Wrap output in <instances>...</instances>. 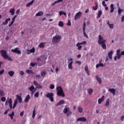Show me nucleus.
Listing matches in <instances>:
<instances>
[{
  "mask_svg": "<svg viewBox=\"0 0 124 124\" xmlns=\"http://www.w3.org/2000/svg\"><path fill=\"white\" fill-rule=\"evenodd\" d=\"M106 40H103V37H102L101 34L98 35V43L99 45H101V47L104 50H106Z\"/></svg>",
  "mask_w": 124,
  "mask_h": 124,
  "instance_id": "f257e3e1",
  "label": "nucleus"
},
{
  "mask_svg": "<svg viewBox=\"0 0 124 124\" xmlns=\"http://www.w3.org/2000/svg\"><path fill=\"white\" fill-rule=\"evenodd\" d=\"M57 91V95L58 96H62V97H64L65 95L63 93V90H62V88L61 86H57L56 88Z\"/></svg>",
  "mask_w": 124,
  "mask_h": 124,
  "instance_id": "f03ea898",
  "label": "nucleus"
},
{
  "mask_svg": "<svg viewBox=\"0 0 124 124\" xmlns=\"http://www.w3.org/2000/svg\"><path fill=\"white\" fill-rule=\"evenodd\" d=\"M61 39H62V36L56 35L53 37L52 38V43L53 44H57V43H59V42H61Z\"/></svg>",
  "mask_w": 124,
  "mask_h": 124,
  "instance_id": "7ed1b4c3",
  "label": "nucleus"
},
{
  "mask_svg": "<svg viewBox=\"0 0 124 124\" xmlns=\"http://www.w3.org/2000/svg\"><path fill=\"white\" fill-rule=\"evenodd\" d=\"M46 96L47 98H49V99H50V101H51V102H53V101H54V97H53V96H54V93H46Z\"/></svg>",
  "mask_w": 124,
  "mask_h": 124,
  "instance_id": "20e7f679",
  "label": "nucleus"
},
{
  "mask_svg": "<svg viewBox=\"0 0 124 124\" xmlns=\"http://www.w3.org/2000/svg\"><path fill=\"white\" fill-rule=\"evenodd\" d=\"M84 44H87V42L83 41L81 43L78 42L76 45V46L78 47V49L79 50V51L81 50V49H82V46H80V45H83Z\"/></svg>",
  "mask_w": 124,
  "mask_h": 124,
  "instance_id": "39448f33",
  "label": "nucleus"
},
{
  "mask_svg": "<svg viewBox=\"0 0 124 124\" xmlns=\"http://www.w3.org/2000/svg\"><path fill=\"white\" fill-rule=\"evenodd\" d=\"M0 53L1 54V57H3V58L4 59L5 58H6L7 57V54L6 53V50L3 49L0 51Z\"/></svg>",
  "mask_w": 124,
  "mask_h": 124,
  "instance_id": "423d86ee",
  "label": "nucleus"
},
{
  "mask_svg": "<svg viewBox=\"0 0 124 124\" xmlns=\"http://www.w3.org/2000/svg\"><path fill=\"white\" fill-rule=\"evenodd\" d=\"M11 52H13V53H15L16 54H18L19 55H21V50H19V47H16L14 49H12L11 50Z\"/></svg>",
  "mask_w": 124,
  "mask_h": 124,
  "instance_id": "0eeeda50",
  "label": "nucleus"
},
{
  "mask_svg": "<svg viewBox=\"0 0 124 124\" xmlns=\"http://www.w3.org/2000/svg\"><path fill=\"white\" fill-rule=\"evenodd\" d=\"M73 59L72 58L68 59V62H70L68 64V66L69 69H73V67H72V63H73Z\"/></svg>",
  "mask_w": 124,
  "mask_h": 124,
  "instance_id": "6e6552de",
  "label": "nucleus"
},
{
  "mask_svg": "<svg viewBox=\"0 0 124 124\" xmlns=\"http://www.w3.org/2000/svg\"><path fill=\"white\" fill-rule=\"evenodd\" d=\"M81 16H82V13L81 12H78L75 16V20H78Z\"/></svg>",
  "mask_w": 124,
  "mask_h": 124,
  "instance_id": "1a4fd4ad",
  "label": "nucleus"
},
{
  "mask_svg": "<svg viewBox=\"0 0 124 124\" xmlns=\"http://www.w3.org/2000/svg\"><path fill=\"white\" fill-rule=\"evenodd\" d=\"M33 84L37 89H42V87L41 85H40V84H39L38 83H37V81L34 80L33 81Z\"/></svg>",
  "mask_w": 124,
  "mask_h": 124,
  "instance_id": "9d476101",
  "label": "nucleus"
},
{
  "mask_svg": "<svg viewBox=\"0 0 124 124\" xmlns=\"http://www.w3.org/2000/svg\"><path fill=\"white\" fill-rule=\"evenodd\" d=\"M77 122H83L84 123L86 122L87 119L85 117H80L78 118L77 120Z\"/></svg>",
  "mask_w": 124,
  "mask_h": 124,
  "instance_id": "9b49d317",
  "label": "nucleus"
},
{
  "mask_svg": "<svg viewBox=\"0 0 124 124\" xmlns=\"http://www.w3.org/2000/svg\"><path fill=\"white\" fill-rule=\"evenodd\" d=\"M104 98H105V96L103 95L98 100V104H101L103 101H104Z\"/></svg>",
  "mask_w": 124,
  "mask_h": 124,
  "instance_id": "f8f14e48",
  "label": "nucleus"
},
{
  "mask_svg": "<svg viewBox=\"0 0 124 124\" xmlns=\"http://www.w3.org/2000/svg\"><path fill=\"white\" fill-rule=\"evenodd\" d=\"M11 18H6L5 19V22H3L2 25L3 26H6V25H7L8 24V22H9V21H11Z\"/></svg>",
  "mask_w": 124,
  "mask_h": 124,
  "instance_id": "ddd939ff",
  "label": "nucleus"
},
{
  "mask_svg": "<svg viewBox=\"0 0 124 124\" xmlns=\"http://www.w3.org/2000/svg\"><path fill=\"white\" fill-rule=\"evenodd\" d=\"M84 70L86 73H87V75L90 76V71H89V67H88V65L86 64L85 65Z\"/></svg>",
  "mask_w": 124,
  "mask_h": 124,
  "instance_id": "4468645a",
  "label": "nucleus"
},
{
  "mask_svg": "<svg viewBox=\"0 0 124 124\" xmlns=\"http://www.w3.org/2000/svg\"><path fill=\"white\" fill-rule=\"evenodd\" d=\"M16 100H18V102H19V103H22L23 99H22V97H21V96L16 95Z\"/></svg>",
  "mask_w": 124,
  "mask_h": 124,
  "instance_id": "2eb2a0df",
  "label": "nucleus"
},
{
  "mask_svg": "<svg viewBox=\"0 0 124 124\" xmlns=\"http://www.w3.org/2000/svg\"><path fill=\"white\" fill-rule=\"evenodd\" d=\"M30 99H31V96L30 95V94H28L26 96V97L24 100V102L28 103V102H29V100H30Z\"/></svg>",
  "mask_w": 124,
  "mask_h": 124,
  "instance_id": "dca6fc26",
  "label": "nucleus"
},
{
  "mask_svg": "<svg viewBox=\"0 0 124 124\" xmlns=\"http://www.w3.org/2000/svg\"><path fill=\"white\" fill-rule=\"evenodd\" d=\"M108 92L112 93H113V95H115V94L116 93V89H115L114 88L108 89Z\"/></svg>",
  "mask_w": 124,
  "mask_h": 124,
  "instance_id": "f3484780",
  "label": "nucleus"
},
{
  "mask_svg": "<svg viewBox=\"0 0 124 124\" xmlns=\"http://www.w3.org/2000/svg\"><path fill=\"white\" fill-rule=\"evenodd\" d=\"M113 54V50H111L108 53V56L110 59V60H112V55Z\"/></svg>",
  "mask_w": 124,
  "mask_h": 124,
  "instance_id": "a211bd4d",
  "label": "nucleus"
},
{
  "mask_svg": "<svg viewBox=\"0 0 124 124\" xmlns=\"http://www.w3.org/2000/svg\"><path fill=\"white\" fill-rule=\"evenodd\" d=\"M62 104H64V101L61 100L58 103L56 104V106H59L62 105Z\"/></svg>",
  "mask_w": 124,
  "mask_h": 124,
  "instance_id": "6ab92c4d",
  "label": "nucleus"
},
{
  "mask_svg": "<svg viewBox=\"0 0 124 124\" xmlns=\"http://www.w3.org/2000/svg\"><path fill=\"white\" fill-rule=\"evenodd\" d=\"M45 44H46V43H41L38 46L39 48H44L45 47Z\"/></svg>",
  "mask_w": 124,
  "mask_h": 124,
  "instance_id": "aec40b11",
  "label": "nucleus"
},
{
  "mask_svg": "<svg viewBox=\"0 0 124 124\" xmlns=\"http://www.w3.org/2000/svg\"><path fill=\"white\" fill-rule=\"evenodd\" d=\"M8 103H9V107L11 110L12 109V99L11 98L9 100Z\"/></svg>",
  "mask_w": 124,
  "mask_h": 124,
  "instance_id": "412c9836",
  "label": "nucleus"
},
{
  "mask_svg": "<svg viewBox=\"0 0 124 124\" xmlns=\"http://www.w3.org/2000/svg\"><path fill=\"white\" fill-rule=\"evenodd\" d=\"M34 0H32L31 2L28 3L26 4V7H30V6H31V5L33 4V2H34Z\"/></svg>",
  "mask_w": 124,
  "mask_h": 124,
  "instance_id": "4be33fe9",
  "label": "nucleus"
},
{
  "mask_svg": "<svg viewBox=\"0 0 124 124\" xmlns=\"http://www.w3.org/2000/svg\"><path fill=\"white\" fill-rule=\"evenodd\" d=\"M110 105V99L108 98L106 101V103L105 104L106 107H107Z\"/></svg>",
  "mask_w": 124,
  "mask_h": 124,
  "instance_id": "5701e85b",
  "label": "nucleus"
},
{
  "mask_svg": "<svg viewBox=\"0 0 124 124\" xmlns=\"http://www.w3.org/2000/svg\"><path fill=\"white\" fill-rule=\"evenodd\" d=\"M95 6H93L92 7L93 10H97V8H98V4L97 3V2H95Z\"/></svg>",
  "mask_w": 124,
  "mask_h": 124,
  "instance_id": "b1692460",
  "label": "nucleus"
},
{
  "mask_svg": "<svg viewBox=\"0 0 124 124\" xmlns=\"http://www.w3.org/2000/svg\"><path fill=\"white\" fill-rule=\"evenodd\" d=\"M9 13H11V15L13 16L15 14V9L12 8L10 10Z\"/></svg>",
  "mask_w": 124,
  "mask_h": 124,
  "instance_id": "393cba45",
  "label": "nucleus"
},
{
  "mask_svg": "<svg viewBox=\"0 0 124 124\" xmlns=\"http://www.w3.org/2000/svg\"><path fill=\"white\" fill-rule=\"evenodd\" d=\"M15 114V112H14V111H12L11 114H8V116H9L11 120H13V117H14Z\"/></svg>",
  "mask_w": 124,
  "mask_h": 124,
  "instance_id": "a878e982",
  "label": "nucleus"
},
{
  "mask_svg": "<svg viewBox=\"0 0 124 124\" xmlns=\"http://www.w3.org/2000/svg\"><path fill=\"white\" fill-rule=\"evenodd\" d=\"M42 15H43V12L42 11H39L36 14L35 16L36 17H38V16H42Z\"/></svg>",
  "mask_w": 124,
  "mask_h": 124,
  "instance_id": "bb28decb",
  "label": "nucleus"
},
{
  "mask_svg": "<svg viewBox=\"0 0 124 124\" xmlns=\"http://www.w3.org/2000/svg\"><path fill=\"white\" fill-rule=\"evenodd\" d=\"M26 72L27 74H34V72L30 69L26 70Z\"/></svg>",
  "mask_w": 124,
  "mask_h": 124,
  "instance_id": "cd10ccee",
  "label": "nucleus"
},
{
  "mask_svg": "<svg viewBox=\"0 0 124 124\" xmlns=\"http://www.w3.org/2000/svg\"><path fill=\"white\" fill-rule=\"evenodd\" d=\"M87 92H88L89 94L91 95L93 92V90L92 88H89V89H87Z\"/></svg>",
  "mask_w": 124,
  "mask_h": 124,
  "instance_id": "c85d7f7f",
  "label": "nucleus"
},
{
  "mask_svg": "<svg viewBox=\"0 0 124 124\" xmlns=\"http://www.w3.org/2000/svg\"><path fill=\"white\" fill-rule=\"evenodd\" d=\"M95 78L97 81L98 82L99 84H101V78H100L98 76H96Z\"/></svg>",
  "mask_w": 124,
  "mask_h": 124,
  "instance_id": "c756f323",
  "label": "nucleus"
},
{
  "mask_svg": "<svg viewBox=\"0 0 124 124\" xmlns=\"http://www.w3.org/2000/svg\"><path fill=\"white\" fill-rule=\"evenodd\" d=\"M15 73V72H14L13 71H10L8 72V74L11 77H13V75H14Z\"/></svg>",
  "mask_w": 124,
  "mask_h": 124,
  "instance_id": "7c9ffc66",
  "label": "nucleus"
},
{
  "mask_svg": "<svg viewBox=\"0 0 124 124\" xmlns=\"http://www.w3.org/2000/svg\"><path fill=\"white\" fill-rule=\"evenodd\" d=\"M100 66L103 67V66H104V64L101 62H100L99 64L96 65V68H98V67Z\"/></svg>",
  "mask_w": 124,
  "mask_h": 124,
  "instance_id": "2f4dec72",
  "label": "nucleus"
},
{
  "mask_svg": "<svg viewBox=\"0 0 124 124\" xmlns=\"http://www.w3.org/2000/svg\"><path fill=\"white\" fill-rule=\"evenodd\" d=\"M63 0H58L57 1H55L53 3L51 4L52 6H54L56 4V3H59L60 2H62Z\"/></svg>",
  "mask_w": 124,
  "mask_h": 124,
  "instance_id": "473e14b6",
  "label": "nucleus"
},
{
  "mask_svg": "<svg viewBox=\"0 0 124 124\" xmlns=\"http://www.w3.org/2000/svg\"><path fill=\"white\" fill-rule=\"evenodd\" d=\"M101 15H102V10H99L98 12L97 18H100V16H101Z\"/></svg>",
  "mask_w": 124,
  "mask_h": 124,
  "instance_id": "72a5a7b5",
  "label": "nucleus"
},
{
  "mask_svg": "<svg viewBox=\"0 0 124 124\" xmlns=\"http://www.w3.org/2000/svg\"><path fill=\"white\" fill-rule=\"evenodd\" d=\"M110 9L111 10L110 11V13H112L113 12H114V4H110Z\"/></svg>",
  "mask_w": 124,
  "mask_h": 124,
  "instance_id": "f704fd0d",
  "label": "nucleus"
},
{
  "mask_svg": "<svg viewBox=\"0 0 124 124\" xmlns=\"http://www.w3.org/2000/svg\"><path fill=\"white\" fill-rule=\"evenodd\" d=\"M41 75L42 77H44L46 75V72H45V70L41 72Z\"/></svg>",
  "mask_w": 124,
  "mask_h": 124,
  "instance_id": "c9c22d12",
  "label": "nucleus"
},
{
  "mask_svg": "<svg viewBox=\"0 0 124 124\" xmlns=\"http://www.w3.org/2000/svg\"><path fill=\"white\" fill-rule=\"evenodd\" d=\"M59 15H60V16H62V15H64V16H66V13L61 11L59 12Z\"/></svg>",
  "mask_w": 124,
  "mask_h": 124,
  "instance_id": "e433bc0d",
  "label": "nucleus"
},
{
  "mask_svg": "<svg viewBox=\"0 0 124 124\" xmlns=\"http://www.w3.org/2000/svg\"><path fill=\"white\" fill-rule=\"evenodd\" d=\"M4 60H7L8 61H10V62H12V61H13L11 57H9L8 55L4 58Z\"/></svg>",
  "mask_w": 124,
  "mask_h": 124,
  "instance_id": "4c0bfd02",
  "label": "nucleus"
},
{
  "mask_svg": "<svg viewBox=\"0 0 124 124\" xmlns=\"http://www.w3.org/2000/svg\"><path fill=\"white\" fill-rule=\"evenodd\" d=\"M17 103H18V101H17V100H15V101H14V103L13 107V109L15 108V107H16V106L17 105Z\"/></svg>",
  "mask_w": 124,
  "mask_h": 124,
  "instance_id": "58836bf2",
  "label": "nucleus"
},
{
  "mask_svg": "<svg viewBox=\"0 0 124 124\" xmlns=\"http://www.w3.org/2000/svg\"><path fill=\"white\" fill-rule=\"evenodd\" d=\"M78 110L79 113H82L83 112V108L81 107H78Z\"/></svg>",
  "mask_w": 124,
  "mask_h": 124,
  "instance_id": "ea45409f",
  "label": "nucleus"
},
{
  "mask_svg": "<svg viewBox=\"0 0 124 124\" xmlns=\"http://www.w3.org/2000/svg\"><path fill=\"white\" fill-rule=\"evenodd\" d=\"M118 15H121V13H122V12L123 11V10L121 9L120 7H118Z\"/></svg>",
  "mask_w": 124,
  "mask_h": 124,
  "instance_id": "a19ab883",
  "label": "nucleus"
},
{
  "mask_svg": "<svg viewBox=\"0 0 124 124\" xmlns=\"http://www.w3.org/2000/svg\"><path fill=\"white\" fill-rule=\"evenodd\" d=\"M32 117L33 119H34V118H35V108H34V110H33Z\"/></svg>",
  "mask_w": 124,
  "mask_h": 124,
  "instance_id": "79ce46f5",
  "label": "nucleus"
},
{
  "mask_svg": "<svg viewBox=\"0 0 124 124\" xmlns=\"http://www.w3.org/2000/svg\"><path fill=\"white\" fill-rule=\"evenodd\" d=\"M58 26L59 27H63V22H62V21H60L58 23Z\"/></svg>",
  "mask_w": 124,
  "mask_h": 124,
  "instance_id": "37998d69",
  "label": "nucleus"
},
{
  "mask_svg": "<svg viewBox=\"0 0 124 124\" xmlns=\"http://www.w3.org/2000/svg\"><path fill=\"white\" fill-rule=\"evenodd\" d=\"M29 90H30V92H32V91L34 90V86H33V85L31 86L29 88Z\"/></svg>",
  "mask_w": 124,
  "mask_h": 124,
  "instance_id": "c03bdc74",
  "label": "nucleus"
},
{
  "mask_svg": "<svg viewBox=\"0 0 124 124\" xmlns=\"http://www.w3.org/2000/svg\"><path fill=\"white\" fill-rule=\"evenodd\" d=\"M68 108H65L63 110V113H64V114H66V113H67V111H68Z\"/></svg>",
  "mask_w": 124,
  "mask_h": 124,
  "instance_id": "a18cd8bd",
  "label": "nucleus"
},
{
  "mask_svg": "<svg viewBox=\"0 0 124 124\" xmlns=\"http://www.w3.org/2000/svg\"><path fill=\"white\" fill-rule=\"evenodd\" d=\"M66 114L67 117H69L70 115L72 114V112L70 110H69L67 111V112Z\"/></svg>",
  "mask_w": 124,
  "mask_h": 124,
  "instance_id": "49530a36",
  "label": "nucleus"
},
{
  "mask_svg": "<svg viewBox=\"0 0 124 124\" xmlns=\"http://www.w3.org/2000/svg\"><path fill=\"white\" fill-rule=\"evenodd\" d=\"M86 31V22H84L83 23V31Z\"/></svg>",
  "mask_w": 124,
  "mask_h": 124,
  "instance_id": "de8ad7c7",
  "label": "nucleus"
},
{
  "mask_svg": "<svg viewBox=\"0 0 124 124\" xmlns=\"http://www.w3.org/2000/svg\"><path fill=\"white\" fill-rule=\"evenodd\" d=\"M39 95V92H37V93H36L34 94V97H38Z\"/></svg>",
  "mask_w": 124,
  "mask_h": 124,
  "instance_id": "09e8293b",
  "label": "nucleus"
},
{
  "mask_svg": "<svg viewBox=\"0 0 124 124\" xmlns=\"http://www.w3.org/2000/svg\"><path fill=\"white\" fill-rule=\"evenodd\" d=\"M108 26L109 27V29H114V24H109V25H108Z\"/></svg>",
  "mask_w": 124,
  "mask_h": 124,
  "instance_id": "8fccbe9b",
  "label": "nucleus"
},
{
  "mask_svg": "<svg viewBox=\"0 0 124 124\" xmlns=\"http://www.w3.org/2000/svg\"><path fill=\"white\" fill-rule=\"evenodd\" d=\"M83 34L84 36L86 37V38H89V36H88V35H87V33H86L85 31H83Z\"/></svg>",
  "mask_w": 124,
  "mask_h": 124,
  "instance_id": "3c124183",
  "label": "nucleus"
},
{
  "mask_svg": "<svg viewBox=\"0 0 124 124\" xmlns=\"http://www.w3.org/2000/svg\"><path fill=\"white\" fill-rule=\"evenodd\" d=\"M36 64V63H32V62H31L30 63V65L31 66H32V67H34V66H35V65Z\"/></svg>",
  "mask_w": 124,
  "mask_h": 124,
  "instance_id": "603ef678",
  "label": "nucleus"
},
{
  "mask_svg": "<svg viewBox=\"0 0 124 124\" xmlns=\"http://www.w3.org/2000/svg\"><path fill=\"white\" fill-rule=\"evenodd\" d=\"M6 100V98L4 97H2L1 98V101H2V102H4Z\"/></svg>",
  "mask_w": 124,
  "mask_h": 124,
  "instance_id": "864d4df0",
  "label": "nucleus"
},
{
  "mask_svg": "<svg viewBox=\"0 0 124 124\" xmlns=\"http://www.w3.org/2000/svg\"><path fill=\"white\" fill-rule=\"evenodd\" d=\"M50 89L51 90H54L55 89V85L53 84L51 85L50 86Z\"/></svg>",
  "mask_w": 124,
  "mask_h": 124,
  "instance_id": "5fc2aeb1",
  "label": "nucleus"
},
{
  "mask_svg": "<svg viewBox=\"0 0 124 124\" xmlns=\"http://www.w3.org/2000/svg\"><path fill=\"white\" fill-rule=\"evenodd\" d=\"M16 15H19V14H20V10L19 9L16 12Z\"/></svg>",
  "mask_w": 124,
  "mask_h": 124,
  "instance_id": "6e6d98bb",
  "label": "nucleus"
},
{
  "mask_svg": "<svg viewBox=\"0 0 124 124\" xmlns=\"http://www.w3.org/2000/svg\"><path fill=\"white\" fill-rule=\"evenodd\" d=\"M102 4L103 6H105V7H106V6H107V5L105 4V1H104V0H103L102 1Z\"/></svg>",
  "mask_w": 124,
  "mask_h": 124,
  "instance_id": "4d7b16f0",
  "label": "nucleus"
},
{
  "mask_svg": "<svg viewBox=\"0 0 124 124\" xmlns=\"http://www.w3.org/2000/svg\"><path fill=\"white\" fill-rule=\"evenodd\" d=\"M4 93V92H3V91L1 90L0 92V95H1L2 96H3Z\"/></svg>",
  "mask_w": 124,
  "mask_h": 124,
  "instance_id": "13d9d810",
  "label": "nucleus"
},
{
  "mask_svg": "<svg viewBox=\"0 0 124 124\" xmlns=\"http://www.w3.org/2000/svg\"><path fill=\"white\" fill-rule=\"evenodd\" d=\"M24 113H25V111H22V112H21L20 113V117H23V116H24Z\"/></svg>",
  "mask_w": 124,
  "mask_h": 124,
  "instance_id": "bf43d9fd",
  "label": "nucleus"
},
{
  "mask_svg": "<svg viewBox=\"0 0 124 124\" xmlns=\"http://www.w3.org/2000/svg\"><path fill=\"white\" fill-rule=\"evenodd\" d=\"M67 26H71V22H70V20H68V23H67Z\"/></svg>",
  "mask_w": 124,
  "mask_h": 124,
  "instance_id": "052dcab7",
  "label": "nucleus"
},
{
  "mask_svg": "<svg viewBox=\"0 0 124 124\" xmlns=\"http://www.w3.org/2000/svg\"><path fill=\"white\" fill-rule=\"evenodd\" d=\"M4 70H2L0 71V75H1V74H3L4 73Z\"/></svg>",
  "mask_w": 124,
  "mask_h": 124,
  "instance_id": "680f3d73",
  "label": "nucleus"
},
{
  "mask_svg": "<svg viewBox=\"0 0 124 124\" xmlns=\"http://www.w3.org/2000/svg\"><path fill=\"white\" fill-rule=\"evenodd\" d=\"M31 51L32 53H34V52H35V49L34 47H32V49H31Z\"/></svg>",
  "mask_w": 124,
  "mask_h": 124,
  "instance_id": "e2e57ef3",
  "label": "nucleus"
},
{
  "mask_svg": "<svg viewBox=\"0 0 124 124\" xmlns=\"http://www.w3.org/2000/svg\"><path fill=\"white\" fill-rule=\"evenodd\" d=\"M8 111H9V109H7L4 113V115H6L8 113Z\"/></svg>",
  "mask_w": 124,
  "mask_h": 124,
  "instance_id": "0e129e2a",
  "label": "nucleus"
},
{
  "mask_svg": "<svg viewBox=\"0 0 124 124\" xmlns=\"http://www.w3.org/2000/svg\"><path fill=\"white\" fill-rule=\"evenodd\" d=\"M19 74H20V75H24V71H21L19 72Z\"/></svg>",
  "mask_w": 124,
  "mask_h": 124,
  "instance_id": "69168bd1",
  "label": "nucleus"
},
{
  "mask_svg": "<svg viewBox=\"0 0 124 124\" xmlns=\"http://www.w3.org/2000/svg\"><path fill=\"white\" fill-rule=\"evenodd\" d=\"M117 59L120 60L121 59V54H117Z\"/></svg>",
  "mask_w": 124,
  "mask_h": 124,
  "instance_id": "338daca9",
  "label": "nucleus"
},
{
  "mask_svg": "<svg viewBox=\"0 0 124 124\" xmlns=\"http://www.w3.org/2000/svg\"><path fill=\"white\" fill-rule=\"evenodd\" d=\"M121 21H122V22H124V16H122V18H121Z\"/></svg>",
  "mask_w": 124,
  "mask_h": 124,
  "instance_id": "774afa93",
  "label": "nucleus"
}]
</instances>
